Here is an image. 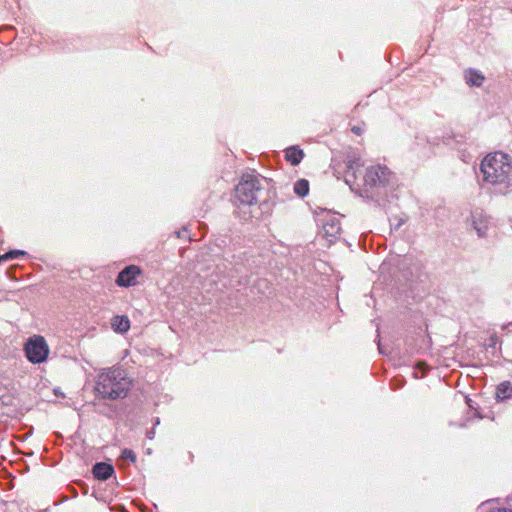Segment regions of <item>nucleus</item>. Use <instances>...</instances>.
I'll return each mask as SVG.
<instances>
[{
  "label": "nucleus",
  "mask_w": 512,
  "mask_h": 512,
  "mask_svg": "<svg viewBox=\"0 0 512 512\" xmlns=\"http://www.w3.org/2000/svg\"><path fill=\"white\" fill-rule=\"evenodd\" d=\"M344 163L346 184L352 189L354 186L360 188L369 198H372L374 194H379L393 179L392 171L386 165L381 164L367 167L363 177L359 179L357 172L362 166V162L360 156L355 153L348 154Z\"/></svg>",
  "instance_id": "nucleus-1"
},
{
  "label": "nucleus",
  "mask_w": 512,
  "mask_h": 512,
  "mask_svg": "<svg viewBox=\"0 0 512 512\" xmlns=\"http://www.w3.org/2000/svg\"><path fill=\"white\" fill-rule=\"evenodd\" d=\"M485 183L501 195L512 194V158L503 152L490 153L480 166Z\"/></svg>",
  "instance_id": "nucleus-2"
},
{
  "label": "nucleus",
  "mask_w": 512,
  "mask_h": 512,
  "mask_svg": "<svg viewBox=\"0 0 512 512\" xmlns=\"http://www.w3.org/2000/svg\"><path fill=\"white\" fill-rule=\"evenodd\" d=\"M130 387L131 381L120 367L102 369L97 374L95 391L103 399L125 398Z\"/></svg>",
  "instance_id": "nucleus-3"
},
{
  "label": "nucleus",
  "mask_w": 512,
  "mask_h": 512,
  "mask_svg": "<svg viewBox=\"0 0 512 512\" xmlns=\"http://www.w3.org/2000/svg\"><path fill=\"white\" fill-rule=\"evenodd\" d=\"M266 178L255 171L244 173L235 188V197L240 204L254 205L259 201Z\"/></svg>",
  "instance_id": "nucleus-4"
},
{
  "label": "nucleus",
  "mask_w": 512,
  "mask_h": 512,
  "mask_svg": "<svg viewBox=\"0 0 512 512\" xmlns=\"http://www.w3.org/2000/svg\"><path fill=\"white\" fill-rule=\"evenodd\" d=\"M24 351L31 363L40 364L47 360L50 350L43 336L34 335L27 340Z\"/></svg>",
  "instance_id": "nucleus-5"
},
{
  "label": "nucleus",
  "mask_w": 512,
  "mask_h": 512,
  "mask_svg": "<svg viewBox=\"0 0 512 512\" xmlns=\"http://www.w3.org/2000/svg\"><path fill=\"white\" fill-rule=\"evenodd\" d=\"M323 236L329 243L335 242L341 233V224L335 214L327 213L319 219Z\"/></svg>",
  "instance_id": "nucleus-6"
},
{
  "label": "nucleus",
  "mask_w": 512,
  "mask_h": 512,
  "mask_svg": "<svg viewBox=\"0 0 512 512\" xmlns=\"http://www.w3.org/2000/svg\"><path fill=\"white\" fill-rule=\"evenodd\" d=\"M140 273L141 270L138 266H127L118 274L116 284L120 287L135 286L137 284V276Z\"/></svg>",
  "instance_id": "nucleus-7"
},
{
  "label": "nucleus",
  "mask_w": 512,
  "mask_h": 512,
  "mask_svg": "<svg viewBox=\"0 0 512 512\" xmlns=\"http://www.w3.org/2000/svg\"><path fill=\"white\" fill-rule=\"evenodd\" d=\"M473 228L479 237H485L490 225V217L482 210H474L471 213Z\"/></svg>",
  "instance_id": "nucleus-8"
},
{
  "label": "nucleus",
  "mask_w": 512,
  "mask_h": 512,
  "mask_svg": "<svg viewBox=\"0 0 512 512\" xmlns=\"http://www.w3.org/2000/svg\"><path fill=\"white\" fill-rule=\"evenodd\" d=\"M92 473L96 479L105 481L113 475L114 468L108 463L99 462L93 466Z\"/></svg>",
  "instance_id": "nucleus-9"
},
{
  "label": "nucleus",
  "mask_w": 512,
  "mask_h": 512,
  "mask_svg": "<svg viewBox=\"0 0 512 512\" xmlns=\"http://www.w3.org/2000/svg\"><path fill=\"white\" fill-rule=\"evenodd\" d=\"M464 79L469 86L480 87L485 81V76L479 70L469 68L464 71Z\"/></svg>",
  "instance_id": "nucleus-10"
},
{
  "label": "nucleus",
  "mask_w": 512,
  "mask_h": 512,
  "mask_svg": "<svg viewBox=\"0 0 512 512\" xmlns=\"http://www.w3.org/2000/svg\"><path fill=\"white\" fill-rule=\"evenodd\" d=\"M111 326L115 332L125 333L130 329V321L127 316H114L111 321Z\"/></svg>",
  "instance_id": "nucleus-11"
},
{
  "label": "nucleus",
  "mask_w": 512,
  "mask_h": 512,
  "mask_svg": "<svg viewBox=\"0 0 512 512\" xmlns=\"http://www.w3.org/2000/svg\"><path fill=\"white\" fill-rule=\"evenodd\" d=\"M304 157V153L301 149L297 147H289L285 151V158L288 162H290L293 166L298 165Z\"/></svg>",
  "instance_id": "nucleus-12"
},
{
  "label": "nucleus",
  "mask_w": 512,
  "mask_h": 512,
  "mask_svg": "<svg viewBox=\"0 0 512 512\" xmlns=\"http://www.w3.org/2000/svg\"><path fill=\"white\" fill-rule=\"evenodd\" d=\"M512 396V385L509 381L501 382L496 388V398L506 400Z\"/></svg>",
  "instance_id": "nucleus-13"
},
{
  "label": "nucleus",
  "mask_w": 512,
  "mask_h": 512,
  "mask_svg": "<svg viewBox=\"0 0 512 512\" xmlns=\"http://www.w3.org/2000/svg\"><path fill=\"white\" fill-rule=\"evenodd\" d=\"M294 192L299 197H305L309 193V182L306 179H299L294 184Z\"/></svg>",
  "instance_id": "nucleus-14"
},
{
  "label": "nucleus",
  "mask_w": 512,
  "mask_h": 512,
  "mask_svg": "<svg viewBox=\"0 0 512 512\" xmlns=\"http://www.w3.org/2000/svg\"><path fill=\"white\" fill-rule=\"evenodd\" d=\"M26 252L22 251V250H11L3 255L0 256V262L2 261H7V260H10V259H15L17 258L19 255H25Z\"/></svg>",
  "instance_id": "nucleus-15"
},
{
  "label": "nucleus",
  "mask_w": 512,
  "mask_h": 512,
  "mask_svg": "<svg viewBox=\"0 0 512 512\" xmlns=\"http://www.w3.org/2000/svg\"><path fill=\"white\" fill-rule=\"evenodd\" d=\"M121 458L134 463L136 461V454L133 450L125 448L121 452Z\"/></svg>",
  "instance_id": "nucleus-16"
},
{
  "label": "nucleus",
  "mask_w": 512,
  "mask_h": 512,
  "mask_svg": "<svg viewBox=\"0 0 512 512\" xmlns=\"http://www.w3.org/2000/svg\"><path fill=\"white\" fill-rule=\"evenodd\" d=\"M499 341L496 333H492L489 337L490 346H495Z\"/></svg>",
  "instance_id": "nucleus-17"
},
{
  "label": "nucleus",
  "mask_w": 512,
  "mask_h": 512,
  "mask_svg": "<svg viewBox=\"0 0 512 512\" xmlns=\"http://www.w3.org/2000/svg\"><path fill=\"white\" fill-rule=\"evenodd\" d=\"M501 329L503 331L512 332V322L502 325Z\"/></svg>",
  "instance_id": "nucleus-18"
},
{
  "label": "nucleus",
  "mask_w": 512,
  "mask_h": 512,
  "mask_svg": "<svg viewBox=\"0 0 512 512\" xmlns=\"http://www.w3.org/2000/svg\"><path fill=\"white\" fill-rule=\"evenodd\" d=\"M488 512H512V510L506 508H496L490 509Z\"/></svg>",
  "instance_id": "nucleus-19"
},
{
  "label": "nucleus",
  "mask_w": 512,
  "mask_h": 512,
  "mask_svg": "<svg viewBox=\"0 0 512 512\" xmlns=\"http://www.w3.org/2000/svg\"><path fill=\"white\" fill-rule=\"evenodd\" d=\"M154 435H155L154 428L147 432V438H149L150 440H152L154 438Z\"/></svg>",
  "instance_id": "nucleus-20"
},
{
  "label": "nucleus",
  "mask_w": 512,
  "mask_h": 512,
  "mask_svg": "<svg viewBox=\"0 0 512 512\" xmlns=\"http://www.w3.org/2000/svg\"><path fill=\"white\" fill-rule=\"evenodd\" d=\"M352 131H353L355 134H357V135H361V133H362V129H361L360 127H357V126H354V127L352 128Z\"/></svg>",
  "instance_id": "nucleus-21"
},
{
  "label": "nucleus",
  "mask_w": 512,
  "mask_h": 512,
  "mask_svg": "<svg viewBox=\"0 0 512 512\" xmlns=\"http://www.w3.org/2000/svg\"><path fill=\"white\" fill-rule=\"evenodd\" d=\"M158 424H159V419L157 418L155 425H158Z\"/></svg>",
  "instance_id": "nucleus-22"
}]
</instances>
